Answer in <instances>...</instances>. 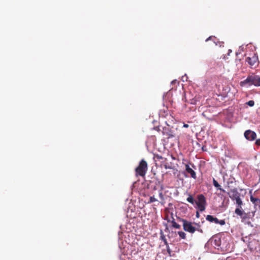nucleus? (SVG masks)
Masks as SVG:
<instances>
[{
    "label": "nucleus",
    "mask_w": 260,
    "mask_h": 260,
    "mask_svg": "<svg viewBox=\"0 0 260 260\" xmlns=\"http://www.w3.org/2000/svg\"><path fill=\"white\" fill-rule=\"evenodd\" d=\"M178 219L182 222L183 230L186 232L191 234L194 233L196 231L201 233H203V230L200 228V225L198 224L195 222L192 223L181 218H178Z\"/></svg>",
    "instance_id": "obj_1"
},
{
    "label": "nucleus",
    "mask_w": 260,
    "mask_h": 260,
    "mask_svg": "<svg viewBox=\"0 0 260 260\" xmlns=\"http://www.w3.org/2000/svg\"><path fill=\"white\" fill-rule=\"evenodd\" d=\"M252 85L255 86H260V77L259 76L254 74L249 75L245 80L240 83V85L242 87Z\"/></svg>",
    "instance_id": "obj_2"
},
{
    "label": "nucleus",
    "mask_w": 260,
    "mask_h": 260,
    "mask_svg": "<svg viewBox=\"0 0 260 260\" xmlns=\"http://www.w3.org/2000/svg\"><path fill=\"white\" fill-rule=\"evenodd\" d=\"M155 161H158L160 162V167L164 168L165 169H174V166L173 163L168 161L167 158L163 157L158 154H155L154 156Z\"/></svg>",
    "instance_id": "obj_3"
},
{
    "label": "nucleus",
    "mask_w": 260,
    "mask_h": 260,
    "mask_svg": "<svg viewBox=\"0 0 260 260\" xmlns=\"http://www.w3.org/2000/svg\"><path fill=\"white\" fill-rule=\"evenodd\" d=\"M147 169L148 165L147 162L145 160L142 159L139 162V166L135 169L136 176L144 177Z\"/></svg>",
    "instance_id": "obj_4"
},
{
    "label": "nucleus",
    "mask_w": 260,
    "mask_h": 260,
    "mask_svg": "<svg viewBox=\"0 0 260 260\" xmlns=\"http://www.w3.org/2000/svg\"><path fill=\"white\" fill-rule=\"evenodd\" d=\"M195 203L198 206V208L201 212L204 211L206 209V200L205 196L203 194H200L197 196V201Z\"/></svg>",
    "instance_id": "obj_5"
},
{
    "label": "nucleus",
    "mask_w": 260,
    "mask_h": 260,
    "mask_svg": "<svg viewBox=\"0 0 260 260\" xmlns=\"http://www.w3.org/2000/svg\"><path fill=\"white\" fill-rule=\"evenodd\" d=\"M246 61L251 68H255L258 64V57L255 54H253L251 57H247Z\"/></svg>",
    "instance_id": "obj_6"
},
{
    "label": "nucleus",
    "mask_w": 260,
    "mask_h": 260,
    "mask_svg": "<svg viewBox=\"0 0 260 260\" xmlns=\"http://www.w3.org/2000/svg\"><path fill=\"white\" fill-rule=\"evenodd\" d=\"M244 136L247 140L253 141L256 139V134L254 132L249 129L245 132Z\"/></svg>",
    "instance_id": "obj_7"
},
{
    "label": "nucleus",
    "mask_w": 260,
    "mask_h": 260,
    "mask_svg": "<svg viewBox=\"0 0 260 260\" xmlns=\"http://www.w3.org/2000/svg\"><path fill=\"white\" fill-rule=\"evenodd\" d=\"M206 220L210 222H214L216 224H219L221 225L225 224L224 220H219L218 218L214 217L213 216L208 215L206 217Z\"/></svg>",
    "instance_id": "obj_8"
},
{
    "label": "nucleus",
    "mask_w": 260,
    "mask_h": 260,
    "mask_svg": "<svg viewBox=\"0 0 260 260\" xmlns=\"http://www.w3.org/2000/svg\"><path fill=\"white\" fill-rule=\"evenodd\" d=\"M250 201L254 205L255 209L260 211V199L252 196H250Z\"/></svg>",
    "instance_id": "obj_9"
},
{
    "label": "nucleus",
    "mask_w": 260,
    "mask_h": 260,
    "mask_svg": "<svg viewBox=\"0 0 260 260\" xmlns=\"http://www.w3.org/2000/svg\"><path fill=\"white\" fill-rule=\"evenodd\" d=\"M230 198L232 200L233 198H236L238 196H240V193L238 191L236 188L231 189L230 191L227 192Z\"/></svg>",
    "instance_id": "obj_10"
},
{
    "label": "nucleus",
    "mask_w": 260,
    "mask_h": 260,
    "mask_svg": "<svg viewBox=\"0 0 260 260\" xmlns=\"http://www.w3.org/2000/svg\"><path fill=\"white\" fill-rule=\"evenodd\" d=\"M185 166V170H186V172L190 174V176L191 178H192L194 179H196V178H197L196 173L194 171V170H193L189 167V165H188V164H186Z\"/></svg>",
    "instance_id": "obj_11"
},
{
    "label": "nucleus",
    "mask_w": 260,
    "mask_h": 260,
    "mask_svg": "<svg viewBox=\"0 0 260 260\" xmlns=\"http://www.w3.org/2000/svg\"><path fill=\"white\" fill-rule=\"evenodd\" d=\"M235 213L241 216L242 219H244L247 217V214L242 210V208L237 207L235 210Z\"/></svg>",
    "instance_id": "obj_12"
},
{
    "label": "nucleus",
    "mask_w": 260,
    "mask_h": 260,
    "mask_svg": "<svg viewBox=\"0 0 260 260\" xmlns=\"http://www.w3.org/2000/svg\"><path fill=\"white\" fill-rule=\"evenodd\" d=\"M213 184L215 187L217 188L218 189L220 190L222 192H226L225 190L221 187L220 184L214 178L213 179Z\"/></svg>",
    "instance_id": "obj_13"
},
{
    "label": "nucleus",
    "mask_w": 260,
    "mask_h": 260,
    "mask_svg": "<svg viewBox=\"0 0 260 260\" xmlns=\"http://www.w3.org/2000/svg\"><path fill=\"white\" fill-rule=\"evenodd\" d=\"M172 220L171 221V223L172 224V226L173 228H175V229H180V225L175 222V219L173 217V214H172Z\"/></svg>",
    "instance_id": "obj_14"
},
{
    "label": "nucleus",
    "mask_w": 260,
    "mask_h": 260,
    "mask_svg": "<svg viewBox=\"0 0 260 260\" xmlns=\"http://www.w3.org/2000/svg\"><path fill=\"white\" fill-rule=\"evenodd\" d=\"M159 197L160 200V203L161 205H164L165 204V197L161 190H159Z\"/></svg>",
    "instance_id": "obj_15"
},
{
    "label": "nucleus",
    "mask_w": 260,
    "mask_h": 260,
    "mask_svg": "<svg viewBox=\"0 0 260 260\" xmlns=\"http://www.w3.org/2000/svg\"><path fill=\"white\" fill-rule=\"evenodd\" d=\"M160 239L164 242V244L166 246V247H168V245L169 244L165 237V236L164 235L162 232H161L160 234Z\"/></svg>",
    "instance_id": "obj_16"
},
{
    "label": "nucleus",
    "mask_w": 260,
    "mask_h": 260,
    "mask_svg": "<svg viewBox=\"0 0 260 260\" xmlns=\"http://www.w3.org/2000/svg\"><path fill=\"white\" fill-rule=\"evenodd\" d=\"M186 200L187 201V202H188L189 203H190L192 204H193L196 202V201L194 200L192 196L191 195H190V194H188V197L187 198Z\"/></svg>",
    "instance_id": "obj_17"
},
{
    "label": "nucleus",
    "mask_w": 260,
    "mask_h": 260,
    "mask_svg": "<svg viewBox=\"0 0 260 260\" xmlns=\"http://www.w3.org/2000/svg\"><path fill=\"white\" fill-rule=\"evenodd\" d=\"M178 234L181 238L183 239H185L186 238V234L184 232L179 231L178 232Z\"/></svg>",
    "instance_id": "obj_18"
},
{
    "label": "nucleus",
    "mask_w": 260,
    "mask_h": 260,
    "mask_svg": "<svg viewBox=\"0 0 260 260\" xmlns=\"http://www.w3.org/2000/svg\"><path fill=\"white\" fill-rule=\"evenodd\" d=\"M157 201V199L155 198L154 196H151L149 198L148 203H152L154 202Z\"/></svg>",
    "instance_id": "obj_19"
},
{
    "label": "nucleus",
    "mask_w": 260,
    "mask_h": 260,
    "mask_svg": "<svg viewBox=\"0 0 260 260\" xmlns=\"http://www.w3.org/2000/svg\"><path fill=\"white\" fill-rule=\"evenodd\" d=\"M236 203L237 205V207L242 208V206L243 205V202L241 200V199H240V200L237 201Z\"/></svg>",
    "instance_id": "obj_20"
},
{
    "label": "nucleus",
    "mask_w": 260,
    "mask_h": 260,
    "mask_svg": "<svg viewBox=\"0 0 260 260\" xmlns=\"http://www.w3.org/2000/svg\"><path fill=\"white\" fill-rule=\"evenodd\" d=\"M246 104L249 106L250 107H252L254 105V102L252 100H250L246 103Z\"/></svg>",
    "instance_id": "obj_21"
},
{
    "label": "nucleus",
    "mask_w": 260,
    "mask_h": 260,
    "mask_svg": "<svg viewBox=\"0 0 260 260\" xmlns=\"http://www.w3.org/2000/svg\"><path fill=\"white\" fill-rule=\"evenodd\" d=\"M215 39H216V38L214 36H210L206 40V41L207 42L209 40H213V41H214V43H215Z\"/></svg>",
    "instance_id": "obj_22"
},
{
    "label": "nucleus",
    "mask_w": 260,
    "mask_h": 260,
    "mask_svg": "<svg viewBox=\"0 0 260 260\" xmlns=\"http://www.w3.org/2000/svg\"><path fill=\"white\" fill-rule=\"evenodd\" d=\"M231 183H233V181L232 180H229L227 181L226 182V187H228V188H230V184Z\"/></svg>",
    "instance_id": "obj_23"
},
{
    "label": "nucleus",
    "mask_w": 260,
    "mask_h": 260,
    "mask_svg": "<svg viewBox=\"0 0 260 260\" xmlns=\"http://www.w3.org/2000/svg\"><path fill=\"white\" fill-rule=\"evenodd\" d=\"M241 199L240 198V196H238V197L237 196L236 198H233L232 199L233 201H234L235 200L236 201V203L239 200H240Z\"/></svg>",
    "instance_id": "obj_24"
},
{
    "label": "nucleus",
    "mask_w": 260,
    "mask_h": 260,
    "mask_svg": "<svg viewBox=\"0 0 260 260\" xmlns=\"http://www.w3.org/2000/svg\"><path fill=\"white\" fill-rule=\"evenodd\" d=\"M241 199L240 198V196H238V197L237 196L236 198H233L232 199L233 201H234L235 200L236 201V203L239 200H240Z\"/></svg>",
    "instance_id": "obj_25"
},
{
    "label": "nucleus",
    "mask_w": 260,
    "mask_h": 260,
    "mask_svg": "<svg viewBox=\"0 0 260 260\" xmlns=\"http://www.w3.org/2000/svg\"><path fill=\"white\" fill-rule=\"evenodd\" d=\"M255 144L257 146H260V139H257L255 141Z\"/></svg>",
    "instance_id": "obj_26"
},
{
    "label": "nucleus",
    "mask_w": 260,
    "mask_h": 260,
    "mask_svg": "<svg viewBox=\"0 0 260 260\" xmlns=\"http://www.w3.org/2000/svg\"><path fill=\"white\" fill-rule=\"evenodd\" d=\"M167 252H168L169 254H170V253H171V249H170V248H169V245H168V247H167Z\"/></svg>",
    "instance_id": "obj_27"
},
{
    "label": "nucleus",
    "mask_w": 260,
    "mask_h": 260,
    "mask_svg": "<svg viewBox=\"0 0 260 260\" xmlns=\"http://www.w3.org/2000/svg\"><path fill=\"white\" fill-rule=\"evenodd\" d=\"M196 217H197V218H199V217H200V214H199V212L198 211H197V212H196Z\"/></svg>",
    "instance_id": "obj_28"
},
{
    "label": "nucleus",
    "mask_w": 260,
    "mask_h": 260,
    "mask_svg": "<svg viewBox=\"0 0 260 260\" xmlns=\"http://www.w3.org/2000/svg\"><path fill=\"white\" fill-rule=\"evenodd\" d=\"M160 189L159 190H161V191H162V190L164 189V185L161 184H160Z\"/></svg>",
    "instance_id": "obj_29"
},
{
    "label": "nucleus",
    "mask_w": 260,
    "mask_h": 260,
    "mask_svg": "<svg viewBox=\"0 0 260 260\" xmlns=\"http://www.w3.org/2000/svg\"><path fill=\"white\" fill-rule=\"evenodd\" d=\"M183 127H188V125L187 124H184Z\"/></svg>",
    "instance_id": "obj_30"
},
{
    "label": "nucleus",
    "mask_w": 260,
    "mask_h": 260,
    "mask_svg": "<svg viewBox=\"0 0 260 260\" xmlns=\"http://www.w3.org/2000/svg\"><path fill=\"white\" fill-rule=\"evenodd\" d=\"M153 189V190H156V186H154Z\"/></svg>",
    "instance_id": "obj_31"
},
{
    "label": "nucleus",
    "mask_w": 260,
    "mask_h": 260,
    "mask_svg": "<svg viewBox=\"0 0 260 260\" xmlns=\"http://www.w3.org/2000/svg\"><path fill=\"white\" fill-rule=\"evenodd\" d=\"M259 182H260V178H259Z\"/></svg>",
    "instance_id": "obj_32"
}]
</instances>
